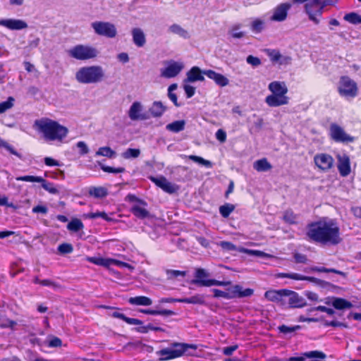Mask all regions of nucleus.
Here are the masks:
<instances>
[{
	"mask_svg": "<svg viewBox=\"0 0 361 361\" xmlns=\"http://www.w3.org/2000/svg\"><path fill=\"white\" fill-rule=\"evenodd\" d=\"M253 168L258 172H264L271 170L272 166L266 158H263L255 161Z\"/></svg>",
	"mask_w": 361,
	"mask_h": 361,
	"instance_id": "obj_30",
	"label": "nucleus"
},
{
	"mask_svg": "<svg viewBox=\"0 0 361 361\" xmlns=\"http://www.w3.org/2000/svg\"><path fill=\"white\" fill-rule=\"evenodd\" d=\"M295 4H305V11L309 19L314 24H319L324 8L329 4V0H293Z\"/></svg>",
	"mask_w": 361,
	"mask_h": 361,
	"instance_id": "obj_4",
	"label": "nucleus"
},
{
	"mask_svg": "<svg viewBox=\"0 0 361 361\" xmlns=\"http://www.w3.org/2000/svg\"><path fill=\"white\" fill-rule=\"evenodd\" d=\"M170 32L176 34L180 37L188 39L190 37L188 32L178 24H173L169 27Z\"/></svg>",
	"mask_w": 361,
	"mask_h": 361,
	"instance_id": "obj_34",
	"label": "nucleus"
},
{
	"mask_svg": "<svg viewBox=\"0 0 361 361\" xmlns=\"http://www.w3.org/2000/svg\"><path fill=\"white\" fill-rule=\"evenodd\" d=\"M209 274L204 269H197L195 273V279L192 281L193 284L200 286L210 287L212 279H209Z\"/></svg>",
	"mask_w": 361,
	"mask_h": 361,
	"instance_id": "obj_18",
	"label": "nucleus"
},
{
	"mask_svg": "<svg viewBox=\"0 0 361 361\" xmlns=\"http://www.w3.org/2000/svg\"><path fill=\"white\" fill-rule=\"evenodd\" d=\"M83 228V224L80 219H73L67 225V228L71 232H78Z\"/></svg>",
	"mask_w": 361,
	"mask_h": 361,
	"instance_id": "obj_38",
	"label": "nucleus"
},
{
	"mask_svg": "<svg viewBox=\"0 0 361 361\" xmlns=\"http://www.w3.org/2000/svg\"><path fill=\"white\" fill-rule=\"evenodd\" d=\"M76 80L80 83L90 82V67H82L75 74Z\"/></svg>",
	"mask_w": 361,
	"mask_h": 361,
	"instance_id": "obj_28",
	"label": "nucleus"
},
{
	"mask_svg": "<svg viewBox=\"0 0 361 361\" xmlns=\"http://www.w3.org/2000/svg\"><path fill=\"white\" fill-rule=\"evenodd\" d=\"M326 304H331L337 310L350 309L353 305L348 300L341 298H332L330 301H326Z\"/></svg>",
	"mask_w": 361,
	"mask_h": 361,
	"instance_id": "obj_25",
	"label": "nucleus"
},
{
	"mask_svg": "<svg viewBox=\"0 0 361 361\" xmlns=\"http://www.w3.org/2000/svg\"><path fill=\"white\" fill-rule=\"evenodd\" d=\"M343 18L347 22L353 25L361 24V16L355 12L345 14Z\"/></svg>",
	"mask_w": 361,
	"mask_h": 361,
	"instance_id": "obj_40",
	"label": "nucleus"
},
{
	"mask_svg": "<svg viewBox=\"0 0 361 361\" xmlns=\"http://www.w3.org/2000/svg\"><path fill=\"white\" fill-rule=\"evenodd\" d=\"M286 290L287 289L269 290L265 292L264 297L268 300L276 302L283 308H286Z\"/></svg>",
	"mask_w": 361,
	"mask_h": 361,
	"instance_id": "obj_12",
	"label": "nucleus"
},
{
	"mask_svg": "<svg viewBox=\"0 0 361 361\" xmlns=\"http://www.w3.org/2000/svg\"><path fill=\"white\" fill-rule=\"evenodd\" d=\"M140 155L139 149L128 148L122 154L121 157L125 159H130L137 158Z\"/></svg>",
	"mask_w": 361,
	"mask_h": 361,
	"instance_id": "obj_41",
	"label": "nucleus"
},
{
	"mask_svg": "<svg viewBox=\"0 0 361 361\" xmlns=\"http://www.w3.org/2000/svg\"><path fill=\"white\" fill-rule=\"evenodd\" d=\"M98 164L99 165L101 169L108 173H120L125 171V169L123 167H118L114 168L111 166H108L104 164H103L101 162H98Z\"/></svg>",
	"mask_w": 361,
	"mask_h": 361,
	"instance_id": "obj_47",
	"label": "nucleus"
},
{
	"mask_svg": "<svg viewBox=\"0 0 361 361\" xmlns=\"http://www.w3.org/2000/svg\"><path fill=\"white\" fill-rule=\"evenodd\" d=\"M338 158V169L343 177L348 176L351 171L350 158L346 154H339Z\"/></svg>",
	"mask_w": 361,
	"mask_h": 361,
	"instance_id": "obj_19",
	"label": "nucleus"
},
{
	"mask_svg": "<svg viewBox=\"0 0 361 361\" xmlns=\"http://www.w3.org/2000/svg\"><path fill=\"white\" fill-rule=\"evenodd\" d=\"M288 279L295 281H308L313 283L318 281V279L314 277L306 276L297 273H288Z\"/></svg>",
	"mask_w": 361,
	"mask_h": 361,
	"instance_id": "obj_43",
	"label": "nucleus"
},
{
	"mask_svg": "<svg viewBox=\"0 0 361 361\" xmlns=\"http://www.w3.org/2000/svg\"><path fill=\"white\" fill-rule=\"evenodd\" d=\"M266 53L269 57L272 63L282 64H288L291 59L289 56H282L279 51L276 49H267Z\"/></svg>",
	"mask_w": 361,
	"mask_h": 361,
	"instance_id": "obj_21",
	"label": "nucleus"
},
{
	"mask_svg": "<svg viewBox=\"0 0 361 361\" xmlns=\"http://www.w3.org/2000/svg\"><path fill=\"white\" fill-rule=\"evenodd\" d=\"M238 251L241 253H245L249 255L257 256V257H270L269 255H268L262 251L249 250V249L242 247H238Z\"/></svg>",
	"mask_w": 361,
	"mask_h": 361,
	"instance_id": "obj_39",
	"label": "nucleus"
},
{
	"mask_svg": "<svg viewBox=\"0 0 361 361\" xmlns=\"http://www.w3.org/2000/svg\"><path fill=\"white\" fill-rule=\"evenodd\" d=\"M286 300L287 302L286 308H301L306 306L307 302L302 296L295 291L286 290Z\"/></svg>",
	"mask_w": 361,
	"mask_h": 361,
	"instance_id": "obj_14",
	"label": "nucleus"
},
{
	"mask_svg": "<svg viewBox=\"0 0 361 361\" xmlns=\"http://www.w3.org/2000/svg\"><path fill=\"white\" fill-rule=\"evenodd\" d=\"M149 111L154 117L161 116L165 111V107L160 102H154L151 106Z\"/></svg>",
	"mask_w": 361,
	"mask_h": 361,
	"instance_id": "obj_35",
	"label": "nucleus"
},
{
	"mask_svg": "<svg viewBox=\"0 0 361 361\" xmlns=\"http://www.w3.org/2000/svg\"><path fill=\"white\" fill-rule=\"evenodd\" d=\"M98 217H100L106 221H111L113 220L112 218H111L104 212H94V213L92 212V219L98 218Z\"/></svg>",
	"mask_w": 361,
	"mask_h": 361,
	"instance_id": "obj_59",
	"label": "nucleus"
},
{
	"mask_svg": "<svg viewBox=\"0 0 361 361\" xmlns=\"http://www.w3.org/2000/svg\"><path fill=\"white\" fill-rule=\"evenodd\" d=\"M167 278L169 279H173L175 278H177L178 276H185V272L183 271H178V270H172V269H168L166 271Z\"/></svg>",
	"mask_w": 361,
	"mask_h": 361,
	"instance_id": "obj_57",
	"label": "nucleus"
},
{
	"mask_svg": "<svg viewBox=\"0 0 361 361\" xmlns=\"http://www.w3.org/2000/svg\"><path fill=\"white\" fill-rule=\"evenodd\" d=\"M183 89L188 98L192 97L195 93V88L190 85L184 84Z\"/></svg>",
	"mask_w": 361,
	"mask_h": 361,
	"instance_id": "obj_62",
	"label": "nucleus"
},
{
	"mask_svg": "<svg viewBox=\"0 0 361 361\" xmlns=\"http://www.w3.org/2000/svg\"><path fill=\"white\" fill-rule=\"evenodd\" d=\"M307 235L324 245H337L341 241L340 228L334 219L322 218L309 225Z\"/></svg>",
	"mask_w": 361,
	"mask_h": 361,
	"instance_id": "obj_1",
	"label": "nucleus"
},
{
	"mask_svg": "<svg viewBox=\"0 0 361 361\" xmlns=\"http://www.w3.org/2000/svg\"><path fill=\"white\" fill-rule=\"evenodd\" d=\"M204 75L213 80L216 85L221 87H225L228 85V79L221 73H216L212 70H206L203 71Z\"/></svg>",
	"mask_w": 361,
	"mask_h": 361,
	"instance_id": "obj_24",
	"label": "nucleus"
},
{
	"mask_svg": "<svg viewBox=\"0 0 361 361\" xmlns=\"http://www.w3.org/2000/svg\"><path fill=\"white\" fill-rule=\"evenodd\" d=\"M133 41L134 44L138 47H142L146 43L145 35L140 28H134L132 30Z\"/></svg>",
	"mask_w": 361,
	"mask_h": 361,
	"instance_id": "obj_27",
	"label": "nucleus"
},
{
	"mask_svg": "<svg viewBox=\"0 0 361 361\" xmlns=\"http://www.w3.org/2000/svg\"><path fill=\"white\" fill-rule=\"evenodd\" d=\"M103 156L109 159H114L116 157V152L111 149L109 147H102L95 153V157Z\"/></svg>",
	"mask_w": 361,
	"mask_h": 361,
	"instance_id": "obj_36",
	"label": "nucleus"
},
{
	"mask_svg": "<svg viewBox=\"0 0 361 361\" xmlns=\"http://www.w3.org/2000/svg\"><path fill=\"white\" fill-rule=\"evenodd\" d=\"M253 292L254 290L251 288L243 290L242 286L239 285L230 286L226 290V293L228 295L227 300L235 298L249 297L253 294Z\"/></svg>",
	"mask_w": 361,
	"mask_h": 361,
	"instance_id": "obj_16",
	"label": "nucleus"
},
{
	"mask_svg": "<svg viewBox=\"0 0 361 361\" xmlns=\"http://www.w3.org/2000/svg\"><path fill=\"white\" fill-rule=\"evenodd\" d=\"M306 272L308 271L306 269ZM309 271H317V272H326V273H336L338 274H342L343 273L334 269H327L323 267H312L310 268Z\"/></svg>",
	"mask_w": 361,
	"mask_h": 361,
	"instance_id": "obj_53",
	"label": "nucleus"
},
{
	"mask_svg": "<svg viewBox=\"0 0 361 361\" xmlns=\"http://www.w3.org/2000/svg\"><path fill=\"white\" fill-rule=\"evenodd\" d=\"M128 302L133 305L149 306L152 304V300L146 296H136L130 298Z\"/></svg>",
	"mask_w": 361,
	"mask_h": 361,
	"instance_id": "obj_31",
	"label": "nucleus"
},
{
	"mask_svg": "<svg viewBox=\"0 0 361 361\" xmlns=\"http://www.w3.org/2000/svg\"><path fill=\"white\" fill-rule=\"evenodd\" d=\"M241 27L240 24L233 25L229 30L228 34L233 38L240 39L243 37L245 33L243 31H240V29Z\"/></svg>",
	"mask_w": 361,
	"mask_h": 361,
	"instance_id": "obj_44",
	"label": "nucleus"
},
{
	"mask_svg": "<svg viewBox=\"0 0 361 361\" xmlns=\"http://www.w3.org/2000/svg\"><path fill=\"white\" fill-rule=\"evenodd\" d=\"M266 27V20L260 18L252 19L250 23V30L252 32L258 34L262 32Z\"/></svg>",
	"mask_w": 361,
	"mask_h": 361,
	"instance_id": "obj_29",
	"label": "nucleus"
},
{
	"mask_svg": "<svg viewBox=\"0 0 361 361\" xmlns=\"http://www.w3.org/2000/svg\"><path fill=\"white\" fill-rule=\"evenodd\" d=\"M15 99L13 97H8L4 102L0 103V114L12 109L14 106Z\"/></svg>",
	"mask_w": 361,
	"mask_h": 361,
	"instance_id": "obj_42",
	"label": "nucleus"
},
{
	"mask_svg": "<svg viewBox=\"0 0 361 361\" xmlns=\"http://www.w3.org/2000/svg\"><path fill=\"white\" fill-rule=\"evenodd\" d=\"M188 348L195 349L193 345L175 343L171 347L164 348L157 352L160 360H168L182 356Z\"/></svg>",
	"mask_w": 361,
	"mask_h": 361,
	"instance_id": "obj_6",
	"label": "nucleus"
},
{
	"mask_svg": "<svg viewBox=\"0 0 361 361\" xmlns=\"http://www.w3.org/2000/svg\"><path fill=\"white\" fill-rule=\"evenodd\" d=\"M0 147L1 148H5L6 150H8L11 154H13L18 157L19 159H22V155L18 153L13 146H11L10 144H8L6 141L1 139L0 137Z\"/></svg>",
	"mask_w": 361,
	"mask_h": 361,
	"instance_id": "obj_46",
	"label": "nucleus"
},
{
	"mask_svg": "<svg viewBox=\"0 0 361 361\" xmlns=\"http://www.w3.org/2000/svg\"><path fill=\"white\" fill-rule=\"evenodd\" d=\"M314 162L319 170L327 171L333 167L334 160L330 154L319 153L314 156Z\"/></svg>",
	"mask_w": 361,
	"mask_h": 361,
	"instance_id": "obj_13",
	"label": "nucleus"
},
{
	"mask_svg": "<svg viewBox=\"0 0 361 361\" xmlns=\"http://www.w3.org/2000/svg\"><path fill=\"white\" fill-rule=\"evenodd\" d=\"M185 126V121L184 120H179L167 124L166 129L173 133H179L184 130Z\"/></svg>",
	"mask_w": 361,
	"mask_h": 361,
	"instance_id": "obj_33",
	"label": "nucleus"
},
{
	"mask_svg": "<svg viewBox=\"0 0 361 361\" xmlns=\"http://www.w3.org/2000/svg\"><path fill=\"white\" fill-rule=\"evenodd\" d=\"M111 265H116L119 267H125V268L130 269V271L134 269V267L133 266H131L130 264L123 262H121V261H119V260H117V259H112Z\"/></svg>",
	"mask_w": 361,
	"mask_h": 361,
	"instance_id": "obj_61",
	"label": "nucleus"
},
{
	"mask_svg": "<svg viewBox=\"0 0 361 361\" xmlns=\"http://www.w3.org/2000/svg\"><path fill=\"white\" fill-rule=\"evenodd\" d=\"M68 55L78 60H87L90 59V47L81 44L76 45L67 51Z\"/></svg>",
	"mask_w": 361,
	"mask_h": 361,
	"instance_id": "obj_17",
	"label": "nucleus"
},
{
	"mask_svg": "<svg viewBox=\"0 0 361 361\" xmlns=\"http://www.w3.org/2000/svg\"><path fill=\"white\" fill-rule=\"evenodd\" d=\"M292 4L288 2L281 3L275 6L271 11V15L269 20L271 22H283L287 19L289 10Z\"/></svg>",
	"mask_w": 361,
	"mask_h": 361,
	"instance_id": "obj_8",
	"label": "nucleus"
},
{
	"mask_svg": "<svg viewBox=\"0 0 361 361\" xmlns=\"http://www.w3.org/2000/svg\"><path fill=\"white\" fill-rule=\"evenodd\" d=\"M128 116L133 121H144L147 119L144 112V107L141 102H134L128 111Z\"/></svg>",
	"mask_w": 361,
	"mask_h": 361,
	"instance_id": "obj_15",
	"label": "nucleus"
},
{
	"mask_svg": "<svg viewBox=\"0 0 361 361\" xmlns=\"http://www.w3.org/2000/svg\"><path fill=\"white\" fill-rule=\"evenodd\" d=\"M268 90L271 92L265 98L266 104L271 107L286 105L289 103L287 96L288 87L283 81H273L268 85Z\"/></svg>",
	"mask_w": 361,
	"mask_h": 361,
	"instance_id": "obj_3",
	"label": "nucleus"
},
{
	"mask_svg": "<svg viewBox=\"0 0 361 361\" xmlns=\"http://www.w3.org/2000/svg\"><path fill=\"white\" fill-rule=\"evenodd\" d=\"M216 138L221 143L224 142L226 140V133L222 129H219L216 133Z\"/></svg>",
	"mask_w": 361,
	"mask_h": 361,
	"instance_id": "obj_64",
	"label": "nucleus"
},
{
	"mask_svg": "<svg viewBox=\"0 0 361 361\" xmlns=\"http://www.w3.org/2000/svg\"><path fill=\"white\" fill-rule=\"evenodd\" d=\"M127 197L130 201L135 202L131 207V212L136 217L145 219L149 216V212L147 209V204L145 201L137 200L132 195H128Z\"/></svg>",
	"mask_w": 361,
	"mask_h": 361,
	"instance_id": "obj_9",
	"label": "nucleus"
},
{
	"mask_svg": "<svg viewBox=\"0 0 361 361\" xmlns=\"http://www.w3.org/2000/svg\"><path fill=\"white\" fill-rule=\"evenodd\" d=\"M318 357L324 359L326 355L322 352L317 350L310 351L302 354V356L299 357H290L288 359V361H304L305 358Z\"/></svg>",
	"mask_w": 361,
	"mask_h": 361,
	"instance_id": "obj_26",
	"label": "nucleus"
},
{
	"mask_svg": "<svg viewBox=\"0 0 361 361\" xmlns=\"http://www.w3.org/2000/svg\"><path fill=\"white\" fill-rule=\"evenodd\" d=\"M184 68L181 61H169L166 66L161 69V76L165 78H171L177 76Z\"/></svg>",
	"mask_w": 361,
	"mask_h": 361,
	"instance_id": "obj_10",
	"label": "nucleus"
},
{
	"mask_svg": "<svg viewBox=\"0 0 361 361\" xmlns=\"http://www.w3.org/2000/svg\"><path fill=\"white\" fill-rule=\"evenodd\" d=\"M107 193V189L104 187H96L92 188V195H94L95 197H104L106 196Z\"/></svg>",
	"mask_w": 361,
	"mask_h": 361,
	"instance_id": "obj_55",
	"label": "nucleus"
},
{
	"mask_svg": "<svg viewBox=\"0 0 361 361\" xmlns=\"http://www.w3.org/2000/svg\"><path fill=\"white\" fill-rule=\"evenodd\" d=\"M175 301L182 303L201 305L204 302V297L203 295L197 294L190 298L176 299Z\"/></svg>",
	"mask_w": 361,
	"mask_h": 361,
	"instance_id": "obj_32",
	"label": "nucleus"
},
{
	"mask_svg": "<svg viewBox=\"0 0 361 361\" xmlns=\"http://www.w3.org/2000/svg\"><path fill=\"white\" fill-rule=\"evenodd\" d=\"M203 71L197 66H193L186 73V78L184 82H195L197 81H203L204 80Z\"/></svg>",
	"mask_w": 361,
	"mask_h": 361,
	"instance_id": "obj_23",
	"label": "nucleus"
},
{
	"mask_svg": "<svg viewBox=\"0 0 361 361\" xmlns=\"http://www.w3.org/2000/svg\"><path fill=\"white\" fill-rule=\"evenodd\" d=\"M58 251L63 255L70 254L73 251L71 244L62 243L58 246Z\"/></svg>",
	"mask_w": 361,
	"mask_h": 361,
	"instance_id": "obj_56",
	"label": "nucleus"
},
{
	"mask_svg": "<svg viewBox=\"0 0 361 361\" xmlns=\"http://www.w3.org/2000/svg\"><path fill=\"white\" fill-rule=\"evenodd\" d=\"M152 181L159 188H161L164 191L172 194L177 191V186L169 182L164 177H159V178H152Z\"/></svg>",
	"mask_w": 361,
	"mask_h": 361,
	"instance_id": "obj_20",
	"label": "nucleus"
},
{
	"mask_svg": "<svg viewBox=\"0 0 361 361\" xmlns=\"http://www.w3.org/2000/svg\"><path fill=\"white\" fill-rule=\"evenodd\" d=\"M188 159L208 169H210L213 166V164L210 161L206 160L201 157L196 155H189Z\"/></svg>",
	"mask_w": 361,
	"mask_h": 361,
	"instance_id": "obj_45",
	"label": "nucleus"
},
{
	"mask_svg": "<svg viewBox=\"0 0 361 361\" xmlns=\"http://www.w3.org/2000/svg\"><path fill=\"white\" fill-rule=\"evenodd\" d=\"M329 135L336 142H350L353 141V137L347 134L342 127L336 123H332L330 126Z\"/></svg>",
	"mask_w": 361,
	"mask_h": 361,
	"instance_id": "obj_11",
	"label": "nucleus"
},
{
	"mask_svg": "<svg viewBox=\"0 0 361 361\" xmlns=\"http://www.w3.org/2000/svg\"><path fill=\"white\" fill-rule=\"evenodd\" d=\"M42 187L51 194H56L59 192L58 189L54 186L53 183L48 182L43 178V181H41Z\"/></svg>",
	"mask_w": 361,
	"mask_h": 361,
	"instance_id": "obj_50",
	"label": "nucleus"
},
{
	"mask_svg": "<svg viewBox=\"0 0 361 361\" xmlns=\"http://www.w3.org/2000/svg\"><path fill=\"white\" fill-rule=\"evenodd\" d=\"M16 180H20V181L32 182V183H40L41 181H43V178L41 176H23L17 177Z\"/></svg>",
	"mask_w": 361,
	"mask_h": 361,
	"instance_id": "obj_54",
	"label": "nucleus"
},
{
	"mask_svg": "<svg viewBox=\"0 0 361 361\" xmlns=\"http://www.w3.org/2000/svg\"><path fill=\"white\" fill-rule=\"evenodd\" d=\"M178 87V85L176 83H173V84H171L169 87H168V96H169V98L173 102V104L176 106H178L179 104H178V98H177V96L176 94H174L173 92L175 91Z\"/></svg>",
	"mask_w": 361,
	"mask_h": 361,
	"instance_id": "obj_51",
	"label": "nucleus"
},
{
	"mask_svg": "<svg viewBox=\"0 0 361 361\" xmlns=\"http://www.w3.org/2000/svg\"><path fill=\"white\" fill-rule=\"evenodd\" d=\"M235 209V207L231 204H226L219 207V212L224 217H228L230 214Z\"/></svg>",
	"mask_w": 361,
	"mask_h": 361,
	"instance_id": "obj_52",
	"label": "nucleus"
},
{
	"mask_svg": "<svg viewBox=\"0 0 361 361\" xmlns=\"http://www.w3.org/2000/svg\"><path fill=\"white\" fill-rule=\"evenodd\" d=\"M339 95L345 99L355 98L359 94L357 83L348 76H341L337 84Z\"/></svg>",
	"mask_w": 361,
	"mask_h": 361,
	"instance_id": "obj_5",
	"label": "nucleus"
},
{
	"mask_svg": "<svg viewBox=\"0 0 361 361\" xmlns=\"http://www.w3.org/2000/svg\"><path fill=\"white\" fill-rule=\"evenodd\" d=\"M283 219L288 224H293L297 223L298 216L293 211L287 210L283 215Z\"/></svg>",
	"mask_w": 361,
	"mask_h": 361,
	"instance_id": "obj_48",
	"label": "nucleus"
},
{
	"mask_svg": "<svg viewBox=\"0 0 361 361\" xmlns=\"http://www.w3.org/2000/svg\"><path fill=\"white\" fill-rule=\"evenodd\" d=\"M94 32L106 38H114L117 35V29L114 24L110 22L96 21L92 23Z\"/></svg>",
	"mask_w": 361,
	"mask_h": 361,
	"instance_id": "obj_7",
	"label": "nucleus"
},
{
	"mask_svg": "<svg viewBox=\"0 0 361 361\" xmlns=\"http://www.w3.org/2000/svg\"><path fill=\"white\" fill-rule=\"evenodd\" d=\"M35 126L43 134L44 137L49 141H62L68 133V130L66 127L48 118L36 120Z\"/></svg>",
	"mask_w": 361,
	"mask_h": 361,
	"instance_id": "obj_2",
	"label": "nucleus"
},
{
	"mask_svg": "<svg viewBox=\"0 0 361 361\" xmlns=\"http://www.w3.org/2000/svg\"><path fill=\"white\" fill-rule=\"evenodd\" d=\"M111 262L112 259L109 258L92 257V263L104 267H109L110 266H111Z\"/></svg>",
	"mask_w": 361,
	"mask_h": 361,
	"instance_id": "obj_49",
	"label": "nucleus"
},
{
	"mask_svg": "<svg viewBox=\"0 0 361 361\" xmlns=\"http://www.w3.org/2000/svg\"><path fill=\"white\" fill-rule=\"evenodd\" d=\"M246 61L247 63L254 67H257L261 64V61L259 58L250 55L247 57Z\"/></svg>",
	"mask_w": 361,
	"mask_h": 361,
	"instance_id": "obj_60",
	"label": "nucleus"
},
{
	"mask_svg": "<svg viewBox=\"0 0 361 361\" xmlns=\"http://www.w3.org/2000/svg\"><path fill=\"white\" fill-rule=\"evenodd\" d=\"M140 312L147 314H151V315H157V314H161V315H169L172 313L170 310H140Z\"/></svg>",
	"mask_w": 361,
	"mask_h": 361,
	"instance_id": "obj_58",
	"label": "nucleus"
},
{
	"mask_svg": "<svg viewBox=\"0 0 361 361\" xmlns=\"http://www.w3.org/2000/svg\"><path fill=\"white\" fill-rule=\"evenodd\" d=\"M0 25L11 30H20L27 27V23L18 19H4L0 20Z\"/></svg>",
	"mask_w": 361,
	"mask_h": 361,
	"instance_id": "obj_22",
	"label": "nucleus"
},
{
	"mask_svg": "<svg viewBox=\"0 0 361 361\" xmlns=\"http://www.w3.org/2000/svg\"><path fill=\"white\" fill-rule=\"evenodd\" d=\"M62 345L61 340L58 337L51 338L48 343V346L51 348L60 347Z\"/></svg>",
	"mask_w": 361,
	"mask_h": 361,
	"instance_id": "obj_63",
	"label": "nucleus"
},
{
	"mask_svg": "<svg viewBox=\"0 0 361 361\" xmlns=\"http://www.w3.org/2000/svg\"><path fill=\"white\" fill-rule=\"evenodd\" d=\"M104 71L100 66H92V82H98L102 80Z\"/></svg>",
	"mask_w": 361,
	"mask_h": 361,
	"instance_id": "obj_37",
	"label": "nucleus"
}]
</instances>
